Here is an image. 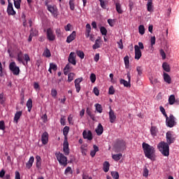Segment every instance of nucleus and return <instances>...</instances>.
Masks as SVG:
<instances>
[{"instance_id":"38","label":"nucleus","mask_w":179,"mask_h":179,"mask_svg":"<svg viewBox=\"0 0 179 179\" xmlns=\"http://www.w3.org/2000/svg\"><path fill=\"white\" fill-rule=\"evenodd\" d=\"M24 58V61L25 63V65H24V66H26V65H27V64H29V62L30 61V57L29 56V55L27 54H24L23 56Z\"/></svg>"},{"instance_id":"12","label":"nucleus","mask_w":179,"mask_h":179,"mask_svg":"<svg viewBox=\"0 0 179 179\" xmlns=\"http://www.w3.org/2000/svg\"><path fill=\"white\" fill-rule=\"evenodd\" d=\"M47 38L49 40V41H54L55 40V35H54V32L52 31V29H47Z\"/></svg>"},{"instance_id":"55","label":"nucleus","mask_w":179,"mask_h":179,"mask_svg":"<svg viewBox=\"0 0 179 179\" xmlns=\"http://www.w3.org/2000/svg\"><path fill=\"white\" fill-rule=\"evenodd\" d=\"M100 2V5H101V8H102L103 9H106V2L104 1V0H99Z\"/></svg>"},{"instance_id":"4","label":"nucleus","mask_w":179,"mask_h":179,"mask_svg":"<svg viewBox=\"0 0 179 179\" xmlns=\"http://www.w3.org/2000/svg\"><path fill=\"white\" fill-rule=\"evenodd\" d=\"M63 135L64 136V141L63 143V152L65 155H68V127L66 126L63 129Z\"/></svg>"},{"instance_id":"51","label":"nucleus","mask_w":179,"mask_h":179,"mask_svg":"<svg viewBox=\"0 0 179 179\" xmlns=\"http://www.w3.org/2000/svg\"><path fill=\"white\" fill-rule=\"evenodd\" d=\"M159 110L161 111V113L163 114L164 117H166L167 116V113H166V109H164V108L163 106H159Z\"/></svg>"},{"instance_id":"63","label":"nucleus","mask_w":179,"mask_h":179,"mask_svg":"<svg viewBox=\"0 0 179 179\" xmlns=\"http://www.w3.org/2000/svg\"><path fill=\"white\" fill-rule=\"evenodd\" d=\"M68 121L71 125H73V120H72V115H69V117H68Z\"/></svg>"},{"instance_id":"30","label":"nucleus","mask_w":179,"mask_h":179,"mask_svg":"<svg viewBox=\"0 0 179 179\" xmlns=\"http://www.w3.org/2000/svg\"><path fill=\"white\" fill-rule=\"evenodd\" d=\"M47 6H48V10H49L50 13L55 14L57 13V8H55V6H51V5H48Z\"/></svg>"},{"instance_id":"17","label":"nucleus","mask_w":179,"mask_h":179,"mask_svg":"<svg viewBox=\"0 0 179 179\" xmlns=\"http://www.w3.org/2000/svg\"><path fill=\"white\" fill-rule=\"evenodd\" d=\"M22 56H23V53L22 52V51L18 52L17 55V61H18V62L20 64H22V65H26V63L23 60V57Z\"/></svg>"},{"instance_id":"57","label":"nucleus","mask_w":179,"mask_h":179,"mask_svg":"<svg viewBox=\"0 0 179 179\" xmlns=\"http://www.w3.org/2000/svg\"><path fill=\"white\" fill-rule=\"evenodd\" d=\"M93 92L95 94V96H99V94H100V91L99 90L98 87H94Z\"/></svg>"},{"instance_id":"59","label":"nucleus","mask_w":179,"mask_h":179,"mask_svg":"<svg viewBox=\"0 0 179 179\" xmlns=\"http://www.w3.org/2000/svg\"><path fill=\"white\" fill-rule=\"evenodd\" d=\"M57 90L52 89V90H51L52 96V97H57Z\"/></svg>"},{"instance_id":"20","label":"nucleus","mask_w":179,"mask_h":179,"mask_svg":"<svg viewBox=\"0 0 179 179\" xmlns=\"http://www.w3.org/2000/svg\"><path fill=\"white\" fill-rule=\"evenodd\" d=\"M76 38V31H73L69 36H68V43H72L73 40Z\"/></svg>"},{"instance_id":"48","label":"nucleus","mask_w":179,"mask_h":179,"mask_svg":"<svg viewBox=\"0 0 179 179\" xmlns=\"http://www.w3.org/2000/svg\"><path fill=\"white\" fill-rule=\"evenodd\" d=\"M75 78V73H70L68 75V82H72Z\"/></svg>"},{"instance_id":"36","label":"nucleus","mask_w":179,"mask_h":179,"mask_svg":"<svg viewBox=\"0 0 179 179\" xmlns=\"http://www.w3.org/2000/svg\"><path fill=\"white\" fill-rule=\"evenodd\" d=\"M93 50H97V48H100V39H96L95 41V43L92 46Z\"/></svg>"},{"instance_id":"8","label":"nucleus","mask_w":179,"mask_h":179,"mask_svg":"<svg viewBox=\"0 0 179 179\" xmlns=\"http://www.w3.org/2000/svg\"><path fill=\"white\" fill-rule=\"evenodd\" d=\"M166 143L168 145H171L176 142V136L171 133V131H168L166 134Z\"/></svg>"},{"instance_id":"44","label":"nucleus","mask_w":179,"mask_h":179,"mask_svg":"<svg viewBox=\"0 0 179 179\" xmlns=\"http://www.w3.org/2000/svg\"><path fill=\"white\" fill-rule=\"evenodd\" d=\"M111 176H112L113 178H115V179L120 178V173H118V172H117V171H112Z\"/></svg>"},{"instance_id":"3","label":"nucleus","mask_w":179,"mask_h":179,"mask_svg":"<svg viewBox=\"0 0 179 179\" xmlns=\"http://www.w3.org/2000/svg\"><path fill=\"white\" fill-rule=\"evenodd\" d=\"M165 118L166 127H169V128H173L177 125V119L173 114H171L169 117L167 115Z\"/></svg>"},{"instance_id":"62","label":"nucleus","mask_w":179,"mask_h":179,"mask_svg":"<svg viewBox=\"0 0 179 179\" xmlns=\"http://www.w3.org/2000/svg\"><path fill=\"white\" fill-rule=\"evenodd\" d=\"M66 119H65V116H62L60 119V124L62 125H65V121H66Z\"/></svg>"},{"instance_id":"7","label":"nucleus","mask_w":179,"mask_h":179,"mask_svg":"<svg viewBox=\"0 0 179 179\" xmlns=\"http://www.w3.org/2000/svg\"><path fill=\"white\" fill-rule=\"evenodd\" d=\"M9 69L15 76H17V75L20 73V69L16 65V62H12L10 63Z\"/></svg>"},{"instance_id":"28","label":"nucleus","mask_w":179,"mask_h":179,"mask_svg":"<svg viewBox=\"0 0 179 179\" xmlns=\"http://www.w3.org/2000/svg\"><path fill=\"white\" fill-rule=\"evenodd\" d=\"M93 148H94V150L91 151L90 155L92 157H94V156H96V153H97V152H99V147L96 145H94Z\"/></svg>"},{"instance_id":"15","label":"nucleus","mask_w":179,"mask_h":179,"mask_svg":"<svg viewBox=\"0 0 179 179\" xmlns=\"http://www.w3.org/2000/svg\"><path fill=\"white\" fill-rule=\"evenodd\" d=\"M7 13L9 15L15 16L16 15V11L13 9V4L12 3H9L7 7Z\"/></svg>"},{"instance_id":"26","label":"nucleus","mask_w":179,"mask_h":179,"mask_svg":"<svg viewBox=\"0 0 179 179\" xmlns=\"http://www.w3.org/2000/svg\"><path fill=\"white\" fill-rule=\"evenodd\" d=\"M147 10L148 12H153V1H148L147 3Z\"/></svg>"},{"instance_id":"52","label":"nucleus","mask_w":179,"mask_h":179,"mask_svg":"<svg viewBox=\"0 0 179 179\" xmlns=\"http://www.w3.org/2000/svg\"><path fill=\"white\" fill-rule=\"evenodd\" d=\"M151 47H153L156 44V36H152L150 38Z\"/></svg>"},{"instance_id":"22","label":"nucleus","mask_w":179,"mask_h":179,"mask_svg":"<svg viewBox=\"0 0 179 179\" xmlns=\"http://www.w3.org/2000/svg\"><path fill=\"white\" fill-rule=\"evenodd\" d=\"M164 80L168 85L171 83V77L167 73H164Z\"/></svg>"},{"instance_id":"46","label":"nucleus","mask_w":179,"mask_h":179,"mask_svg":"<svg viewBox=\"0 0 179 179\" xmlns=\"http://www.w3.org/2000/svg\"><path fill=\"white\" fill-rule=\"evenodd\" d=\"M143 177L149 176V169H148V167H146V166H145L143 169Z\"/></svg>"},{"instance_id":"29","label":"nucleus","mask_w":179,"mask_h":179,"mask_svg":"<svg viewBox=\"0 0 179 179\" xmlns=\"http://www.w3.org/2000/svg\"><path fill=\"white\" fill-rule=\"evenodd\" d=\"M103 170L105 173H108L110 170V163L108 162H105L103 163Z\"/></svg>"},{"instance_id":"6","label":"nucleus","mask_w":179,"mask_h":179,"mask_svg":"<svg viewBox=\"0 0 179 179\" xmlns=\"http://www.w3.org/2000/svg\"><path fill=\"white\" fill-rule=\"evenodd\" d=\"M55 156H56L59 164H61L62 166H66V164H68V163H67L68 159L62 153L56 152Z\"/></svg>"},{"instance_id":"42","label":"nucleus","mask_w":179,"mask_h":179,"mask_svg":"<svg viewBox=\"0 0 179 179\" xmlns=\"http://www.w3.org/2000/svg\"><path fill=\"white\" fill-rule=\"evenodd\" d=\"M22 3V0H16L14 2V6L16 9H20V3Z\"/></svg>"},{"instance_id":"39","label":"nucleus","mask_w":179,"mask_h":179,"mask_svg":"<svg viewBox=\"0 0 179 179\" xmlns=\"http://www.w3.org/2000/svg\"><path fill=\"white\" fill-rule=\"evenodd\" d=\"M138 33H140L141 36H143V34H145V26L141 24L138 27Z\"/></svg>"},{"instance_id":"25","label":"nucleus","mask_w":179,"mask_h":179,"mask_svg":"<svg viewBox=\"0 0 179 179\" xmlns=\"http://www.w3.org/2000/svg\"><path fill=\"white\" fill-rule=\"evenodd\" d=\"M174 103H177V99H176V96H174V94H171L169 98V103L171 106H173Z\"/></svg>"},{"instance_id":"64","label":"nucleus","mask_w":179,"mask_h":179,"mask_svg":"<svg viewBox=\"0 0 179 179\" xmlns=\"http://www.w3.org/2000/svg\"><path fill=\"white\" fill-rule=\"evenodd\" d=\"M15 179H20V173L17 171L15 172Z\"/></svg>"},{"instance_id":"58","label":"nucleus","mask_w":179,"mask_h":179,"mask_svg":"<svg viewBox=\"0 0 179 179\" xmlns=\"http://www.w3.org/2000/svg\"><path fill=\"white\" fill-rule=\"evenodd\" d=\"M118 47L120 50H124V45L122 44V39H120L119 42H117Z\"/></svg>"},{"instance_id":"24","label":"nucleus","mask_w":179,"mask_h":179,"mask_svg":"<svg viewBox=\"0 0 179 179\" xmlns=\"http://www.w3.org/2000/svg\"><path fill=\"white\" fill-rule=\"evenodd\" d=\"M36 166L37 169L41 168V157L40 155H36Z\"/></svg>"},{"instance_id":"14","label":"nucleus","mask_w":179,"mask_h":179,"mask_svg":"<svg viewBox=\"0 0 179 179\" xmlns=\"http://www.w3.org/2000/svg\"><path fill=\"white\" fill-rule=\"evenodd\" d=\"M83 136L84 139H87L88 141H92L93 139V134H92V131L89 130L88 131L85 130L83 132Z\"/></svg>"},{"instance_id":"27","label":"nucleus","mask_w":179,"mask_h":179,"mask_svg":"<svg viewBox=\"0 0 179 179\" xmlns=\"http://www.w3.org/2000/svg\"><path fill=\"white\" fill-rule=\"evenodd\" d=\"M27 107L29 113H30V111H31V108H33V101H31V99H28L27 102Z\"/></svg>"},{"instance_id":"10","label":"nucleus","mask_w":179,"mask_h":179,"mask_svg":"<svg viewBox=\"0 0 179 179\" xmlns=\"http://www.w3.org/2000/svg\"><path fill=\"white\" fill-rule=\"evenodd\" d=\"M68 62L69 64H71V65H73L74 66L76 65V54L73 52H71L69 56Z\"/></svg>"},{"instance_id":"2","label":"nucleus","mask_w":179,"mask_h":179,"mask_svg":"<svg viewBox=\"0 0 179 179\" xmlns=\"http://www.w3.org/2000/svg\"><path fill=\"white\" fill-rule=\"evenodd\" d=\"M157 148L163 156L168 157L170 155V145L167 143L162 141L158 144Z\"/></svg>"},{"instance_id":"11","label":"nucleus","mask_w":179,"mask_h":179,"mask_svg":"<svg viewBox=\"0 0 179 179\" xmlns=\"http://www.w3.org/2000/svg\"><path fill=\"white\" fill-rule=\"evenodd\" d=\"M117 120V115L115 114V113L114 112V110H113V109L111 108V107H110V111H109V121L111 124H114V122H115Z\"/></svg>"},{"instance_id":"50","label":"nucleus","mask_w":179,"mask_h":179,"mask_svg":"<svg viewBox=\"0 0 179 179\" xmlns=\"http://www.w3.org/2000/svg\"><path fill=\"white\" fill-rule=\"evenodd\" d=\"M90 79L92 83H94V82H96V74L91 73Z\"/></svg>"},{"instance_id":"53","label":"nucleus","mask_w":179,"mask_h":179,"mask_svg":"<svg viewBox=\"0 0 179 179\" xmlns=\"http://www.w3.org/2000/svg\"><path fill=\"white\" fill-rule=\"evenodd\" d=\"M159 54L162 57V59H166V52H164V50L163 49H161L159 50Z\"/></svg>"},{"instance_id":"49","label":"nucleus","mask_w":179,"mask_h":179,"mask_svg":"<svg viewBox=\"0 0 179 179\" xmlns=\"http://www.w3.org/2000/svg\"><path fill=\"white\" fill-rule=\"evenodd\" d=\"M50 68L52 71H57L58 66L55 63H50Z\"/></svg>"},{"instance_id":"60","label":"nucleus","mask_w":179,"mask_h":179,"mask_svg":"<svg viewBox=\"0 0 179 179\" xmlns=\"http://www.w3.org/2000/svg\"><path fill=\"white\" fill-rule=\"evenodd\" d=\"M0 129L1 131L5 129V122L3 121H0Z\"/></svg>"},{"instance_id":"16","label":"nucleus","mask_w":179,"mask_h":179,"mask_svg":"<svg viewBox=\"0 0 179 179\" xmlns=\"http://www.w3.org/2000/svg\"><path fill=\"white\" fill-rule=\"evenodd\" d=\"M41 141L43 145H47L48 143V133L45 131L41 136Z\"/></svg>"},{"instance_id":"1","label":"nucleus","mask_w":179,"mask_h":179,"mask_svg":"<svg viewBox=\"0 0 179 179\" xmlns=\"http://www.w3.org/2000/svg\"><path fill=\"white\" fill-rule=\"evenodd\" d=\"M142 146L145 157L155 162V160H156V150L153 146L146 143H143Z\"/></svg>"},{"instance_id":"61","label":"nucleus","mask_w":179,"mask_h":179,"mask_svg":"<svg viewBox=\"0 0 179 179\" xmlns=\"http://www.w3.org/2000/svg\"><path fill=\"white\" fill-rule=\"evenodd\" d=\"M138 50H145V46L143 45V43L138 42Z\"/></svg>"},{"instance_id":"13","label":"nucleus","mask_w":179,"mask_h":179,"mask_svg":"<svg viewBox=\"0 0 179 179\" xmlns=\"http://www.w3.org/2000/svg\"><path fill=\"white\" fill-rule=\"evenodd\" d=\"M134 51L135 59H141V57H142V51L139 50V46L138 45H134Z\"/></svg>"},{"instance_id":"37","label":"nucleus","mask_w":179,"mask_h":179,"mask_svg":"<svg viewBox=\"0 0 179 179\" xmlns=\"http://www.w3.org/2000/svg\"><path fill=\"white\" fill-rule=\"evenodd\" d=\"M96 110L99 113V114H101L103 113V107L100 105V103H96L95 104Z\"/></svg>"},{"instance_id":"21","label":"nucleus","mask_w":179,"mask_h":179,"mask_svg":"<svg viewBox=\"0 0 179 179\" xmlns=\"http://www.w3.org/2000/svg\"><path fill=\"white\" fill-rule=\"evenodd\" d=\"M22 111H17L16 112V113L15 114V116H14V122L15 124H17L19 120L20 119V117H22Z\"/></svg>"},{"instance_id":"40","label":"nucleus","mask_w":179,"mask_h":179,"mask_svg":"<svg viewBox=\"0 0 179 179\" xmlns=\"http://www.w3.org/2000/svg\"><path fill=\"white\" fill-rule=\"evenodd\" d=\"M76 54L78 57H79V58H80L81 59H83V58H85V52H83V51L77 50Z\"/></svg>"},{"instance_id":"45","label":"nucleus","mask_w":179,"mask_h":179,"mask_svg":"<svg viewBox=\"0 0 179 179\" xmlns=\"http://www.w3.org/2000/svg\"><path fill=\"white\" fill-rule=\"evenodd\" d=\"M100 31L102 36H107V29L104 27H100Z\"/></svg>"},{"instance_id":"43","label":"nucleus","mask_w":179,"mask_h":179,"mask_svg":"<svg viewBox=\"0 0 179 179\" xmlns=\"http://www.w3.org/2000/svg\"><path fill=\"white\" fill-rule=\"evenodd\" d=\"M136 71L138 72V76H141L143 73V68H142V66H138L136 67Z\"/></svg>"},{"instance_id":"32","label":"nucleus","mask_w":179,"mask_h":179,"mask_svg":"<svg viewBox=\"0 0 179 179\" xmlns=\"http://www.w3.org/2000/svg\"><path fill=\"white\" fill-rule=\"evenodd\" d=\"M115 6H116V10L117 12V13H120V15L122 14V13L124 12L122 10V9L121 8V3L117 2L115 3Z\"/></svg>"},{"instance_id":"34","label":"nucleus","mask_w":179,"mask_h":179,"mask_svg":"<svg viewBox=\"0 0 179 179\" xmlns=\"http://www.w3.org/2000/svg\"><path fill=\"white\" fill-rule=\"evenodd\" d=\"M121 157H122V154H116L112 156V159H113V160H115V162H118L119 160H120Z\"/></svg>"},{"instance_id":"35","label":"nucleus","mask_w":179,"mask_h":179,"mask_svg":"<svg viewBox=\"0 0 179 179\" xmlns=\"http://www.w3.org/2000/svg\"><path fill=\"white\" fill-rule=\"evenodd\" d=\"M124 65L126 69H128L129 68V57L126 56L124 57Z\"/></svg>"},{"instance_id":"41","label":"nucleus","mask_w":179,"mask_h":179,"mask_svg":"<svg viewBox=\"0 0 179 179\" xmlns=\"http://www.w3.org/2000/svg\"><path fill=\"white\" fill-rule=\"evenodd\" d=\"M69 6L71 10H75V0H69Z\"/></svg>"},{"instance_id":"56","label":"nucleus","mask_w":179,"mask_h":179,"mask_svg":"<svg viewBox=\"0 0 179 179\" xmlns=\"http://www.w3.org/2000/svg\"><path fill=\"white\" fill-rule=\"evenodd\" d=\"M108 93H109V94H114L115 93V90H114V87L110 86L109 87Z\"/></svg>"},{"instance_id":"54","label":"nucleus","mask_w":179,"mask_h":179,"mask_svg":"<svg viewBox=\"0 0 179 179\" xmlns=\"http://www.w3.org/2000/svg\"><path fill=\"white\" fill-rule=\"evenodd\" d=\"M85 148L86 147L85 145L81 146V152H82V154L84 155V156H86V153L87 152V150Z\"/></svg>"},{"instance_id":"9","label":"nucleus","mask_w":179,"mask_h":179,"mask_svg":"<svg viewBox=\"0 0 179 179\" xmlns=\"http://www.w3.org/2000/svg\"><path fill=\"white\" fill-rule=\"evenodd\" d=\"M127 79L128 81L120 79V85H123L124 87H131V73H127Z\"/></svg>"},{"instance_id":"19","label":"nucleus","mask_w":179,"mask_h":179,"mask_svg":"<svg viewBox=\"0 0 179 179\" xmlns=\"http://www.w3.org/2000/svg\"><path fill=\"white\" fill-rule=\"evenodd\" d=\"M34 163V157H30L29 161L26 164L27 169H31Z\"/></svg>"},{"instance_id":"47","label":"nucleus","mask_w":179,"mask_h":179,"mask_svg":"<svg viewBox=\"0 0 179 179\" xmlns=\"http://www.w3.org/2000/svg\"><path fill=\"white\" fill-rule=\"evenodd\" d=\"M30 35L32 36L33 37L36 36H38V31L34 29H31Z\"/></svg>"},{"instance_id":"18","label":"nucleus","mask_w":179,"mask_h":179,"mask_svg":"<svg viewBox=\"0 0 179 179\" xmlns=\"http://www.w3.org/2000/svg\"><path fill=\"white\" fill-rule=\"evenodd\" d=\"M104 131L103 128V125H101V123H99L98 124V127H96V129H95V131L96 132V135H98L99 136H100V135H101L103 134V131Z\"/></svg>"},{"instance_id":"5","label":"nucleus","mask_w":179,"mask_h":179,"mask_svg":"<svg viewBox=\"0 0 179 179\" xmlns=\"http://www.w3.org/2000/svg\"><path fill=\"white\" fill-rule=\"evenodd\" d=\"M115 152H121L125 149V142L123 140L117 139L113 146Z\"/></svg>"},{"instance_id":"23","label":"nucleus","mask_w":179,"mask_h":179,"mask_svg":"<svg viewBox=\"0 0 179 179\" xmlns=\"http://www.w3.org/2000/svg\"><path fill=\"white\" fill-rule=\"evenodd\" d=\"M157 132H159L157 127H156V126H152L150 128V134L152 136H156L157 135Z\"/></svg>"},{"instance_id":"31","label":"nucleus","mask_w":179,"mask_h":179,"mask_svg":"<svg viewBox=\"0 0 179 179\" xmlns=\"http://www.w3.org/2000/svg\"><path fill=\"white\" fill-rule=\"evenodd\" d=\"M43 55L46 58H50V57H51V52L48 48H45L43 51Z\"/></svg>"},{"instance_id":"33","label":"nucleus","mask_w":179,"mask_h":179,"mask_svg":"<svg viewBox=\"0 0 179 179\" xmlns=\"http://www.w3.org/2000/svg\"><path fill=\"white\" fill-rule=\"evenodd\" d=\"M162 68L166 72H170V65L167 62L163 63Z\"/></svg>"}]
</instances>
